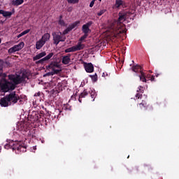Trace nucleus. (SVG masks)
Segmentation results:
<instances>
[{"instance_id":"obj_1","label":"nucleus","mask_w":179,"mask_h":179,"mask_svg":"<svg viewBox=\"0 0 179 179\" xmlns=\"http://www.w3.org/2000/svg\"><path fill=\"white\" fill-rule=\"evenodd\" d=\"M8 78L10 81L4 78L3 83H0L1 90L4 93L15 90L17 85H20L24 80V77L17 74H10Z\"/></svg>"},{"instance_id":"obj_2","label":"nucleus","mask_w":179,"mask_h":179,"mask_svg":"<svg viewBox=\"0 0 179 179\" xmlns=\"http://www.w3.org/2000/svg\"><path fill=\"white\" fill-rule=\"evenodd\" d=\"M53 37V44L58 45L59 43H64L66 40L65 35H62V32H53L52 34Z\"/></svg>"},{"instance_id":"obj_3","label":"nucleus","mask_w":179,"mask_h":179,"mask_svg":"<svg viewBox=\"0 0 179 179\" xmlns=\"http://www.w3.org/2000/svg\"><path fill=\"white\" fill-rule=\"evenodd\" d=\"M6 96L7 100H8L10 103V106H11V104H16L17 101H20V103L22 101L20 96H19V94H16V92H10L9 94H7Z\"/></svg>"},{"instance_id":"obj_4","label":"nucleus","mask_w":179,"mask_h":179,"mask_svg":"<svg viewBox=\"0 0 179 179\" xmlns=\"http://www.w3.org/2000/svg\"><path fill=\"white\" fill-rule=\"evenodd\" d=\"M90 94L91 99H92V101H94V99L97 96L95 90H91L90 91L87 92V90H85L79 96L78 101L82 103V99H85L86 96H88Z\"/></svg>"},{"instance_id":"obj_5","label":"nucleus","mask_w":179,"mask_h":179,"mask_svg":"<svg viewBox=\"0 0 179 179\" xmlns=\"http://www.w3.org/2000/svg\"><path fill=\"white\" fill-rule=\"evenodd\" d=\"M48 71H50L51 69L53 72H55V71H59V73L61 72V65L58 62H52L48 66H47Z\"/></svg>"},{"instance_id":"obj_6","label":"nucleus","mask_w":179,"mask_h":179,"mask_svg":"<svg viewBox=\"0 0 179 179\" xmlns=\"http://www.w3.org/2000/svg\"><path fill=\"white\" fill-rule=\"evenodd\" d=\"M23 47H24V42H20L18 45H15L13 47L10 48L8 50V54H13V52H16V51H20Z\"/></svg>"},{"instance_id":"obj_7","label":"nucleus","mask_w":179,"mask_h":179,"mask_svg":"<svg viewBox=\"0 0 179 179\" xmlns=\"http://www.w3.org/2000/svg\"><path fill=\"white\" fill-rule=\"evenodd\" d=\"M80 24V21H76L73 24L69 25V27L63 31L62 34L65 36V34H68L69 31H72L75 27H78Z\"/></svg>"},{"instance_id":"obj_8","label":"nucleus","mask_w":179,"mask_h":179,"mask_svg":"<svg viewBox=\"0 0 179 179\" xmlns=\"http://www.w3.org/2000/svg\"><path fill=\"white\" fill-rule=\"evenodd\" d=\"M138 107L141 110H149V111H153V106L148 104L145 100H142V101L138 103Z\"/></svg>"},{"instance_id":"obj_9","label":"nucleus","mask_w":179,"mask_h":179,"mask_svg":"<svg viewBox=\"0 0 179 179\" xmlns=\"http://www.w3.org/2000/svg\"><path fill=\"white\" fill-rule=\"evenodd\" d=\"M27 148V145H24V142L17 141L15 150H17V152H22L24 153V152H26Z\"/></svg>"},{"instance_id":"obj_10","label":"nucleus","mask_w":179,"mask_h":179,"mask_svg":"<svg viewBox=\"0 0 179 179\" xmlns=\"http://www.w3.org/2000/svg\"><path fill=\"white\" fill-rule=\"evenodd\" d=\"M16 145H17V141H11L4 145V149H12L13 150H16Z\"/></svg>"},{"instance_id":"obj_11","label":"nucleus","mask_w":179,"mask_h":179,"mask_svg":"<svg viewBox=\"0 0 179 179\" xmlns=\"http://www.w3.org/2000/svg\"><path fill=\"white\" fill-rule=\"evenodd\" d=\"M92 24H93V22L92 21H90L87 24L83 25L82 30L84 34H87L89 31H91L89 27H90Z\"/></svg>"},{"instance_id":"obj_12","label":"nucleus","mask_w":179,"mask_h":179,"mask_svg":"<svg viewBox=\"0 0 179 179\" xmlns=\"http://www.w3.org/2000/svg\"><path fill=\"white\" fill-rule=\"evenodd\" d=\"M85 69L88 73H92L94 71V66L92 63H85L84 64Z\"/></svg>"},{"instance_id":"obj_13","label":"nucleus","mask_w":179,"mask_h":179,"mask_svg":"<svg viewBox=\"0 0 179 179\" xmlns=\"http://www.w3.org/2000/svg\"><path fill=\"white\" fill-rule=\"evenodd\" d=\"M0 106L1 107H8L10 106L9 100H8L6 95L0 99Z\"/></svg>"},{"instance_id":"obj_14","label":"nucleus","mask_w":179,"mask_h":179,"mask_svg":"<svg viewBox=\"0 0 179 179\" xmlns=\"http://www.w3.org/2000/svg\"><path fill=\"white\" fill-rule=\"evenodd\" d=\"M143 89V87L142 86H139L138 90H137V94H136L135 97L136 99H134V100H139V99H142V94H143L144 93V90H142Z\"/></svg>"},{"instance_id":"obj_15","label":"nucleus","mask_w":179,"mask_h":179,"mask_svg":"<svg viewBox=\"0 0 179 179\" xmlns=\"http://www.w3.org/2000/svg\"><path fill=\"white\" fill-rule=\"evenodd\" d=\"M62 62L64 65H68L71 62V54H67L66 56H63Z\"/></svg>"},{"instance_id":"obj_16","label":"nucleus","mask_w":179,"mask_h":179,"mask_svg":"<svg viewBox=\"0 0 179 179\" xmlns=\"http://www.w3.org/2000/svg\"><path fill=\"white\" fill-rule=\"evenodd\" d=\"M131 69V71H133V72H135L136 73H138V72L141 73V71H143V68L138 64L132 66Z\"/></svg>"},{"instance_id":"obj_17","label":"nucleus","mask_w":179,"mask_h":179,"mask_svg":"<svg viewBox=\"0 0 179 179\" xmlns=\"http://www.w3.org/2000/svg\"><path fill=\"white\" fill-rule=\"evenodd\" d=\"M127 34V30L125 29H118L117 31H114L113 30V34L114 37L118 38L120 37V34Z\"/></svg>"},{"instance_id":"obj_18","label":"nucleus","mask_w":179,"mask_h":179,"mask_svg":"<svg viewBox=\"0 0 179 179\" xmlns=\"http://www.w3.org/2000/svg\"><path fill=\"white\" fill-rule=\"evenodd\" d=\"M19 131H27V124L24 122H21L17 124Z\"/></svg>"},{"instance_id":"obj_19","label":"nucleus","mask_w":179,"mask_h":179,"mask_svg":"<svg viewBox=\"0 0 179 179\" xmlns=\"http://www.w3.org/2000/svg\"><path fill=\"white\" fill-rule=\"evenodd\" d=\"M13 13L10 11H5L3 10H0V15H2L3 17H10Z\"/></svg>"},{"instance_id":"obj_20","label":"nucleus","mask_w":179,"mask_h":179,"mask_svg":"<svg viewBox=\"0 0 179 179\" xmlns=\"http://www.w3.org/2000/svg\"><path fill=\"white\" fill-rule=\"evenodd\" d=\"M45 41H43V40L40 39L39 41H38L36 43V50H41V48H43V47L44 46Z\"/></svg>"},{"instance_id":"obj_21","label":"nucleus","mask_w":179,"mask_h":179,"mask_svg":"<svg viewBox=\"0 0 179 179\" xmlns=\"http://www.w3.org/2000/svg\"><path fill=\"white\" fill-rule=\"evenodd\" d=\"M74 50L75 51H80L81 50H83L85 48V44H82V42H78L76 45H74Z\"/></svg>"},{"instance_id":"obj_22","label":"nucleus","mask_w":179,"mask_h":179,"mask_svg":"<svg viewBox=\"0 0 179 179\" xmlns=\"http://www.w3.org/2000/svg\"><path fill=\"white\" fill-rule=\"evenodd\" d=\"M126 20H127V14H120L117 22L122 23L125 22Z\"/></svg>"},{"instance_id":"obj_23","label":"nucleus","mask_w":179,"mask_h":179,"mask_svg":"<svg viewBox=\"0 0 179 179\" xmlns=\"http://www.w3.org/2000/svg\"><path fill=\"white\" fill-rule=\"evenodd\" d=\"M50 38H51V35L48 33H45L42 36V38L41 39L45 41V43H47V41H50Z\"/></svg>"},{"instance_id":"obj_24","label":"nucleus","mask_w":179,"mask_h":179,"mask_svg":"<svg viewBox=\"0 0 179 179\" xmlns=\"http://www.w3.org/2000/svg\"><path fill=\"white\" fill-rule=\"evenodd\" d=\"M24 2V0H12V5L13 6H19V5H22Z\"/></svg>"},{"instance_id":"obj_25","label":"nucleus","mask_w":179,"mask_h":179,"mask_svg":"<svg viewBox=\"0 0 179 179\" xmlns=\"http://www.w3.org/2000/svg\"><path fill=\"white\" fill-rule=\"evenodd\" d=\"M140 73V75H136L138 76V78H140V80H141V82H146V77L143 71H141Z\"/></svg>"},{"instance_id":"obj_26","label":"nucleus","mask_w":179,"mask_h":179,"mask_svg":"<svg viewBox=\"0 0 179 179\" xmlns=\"http://www.w3.org/2000/svg\"><path fill=\"white\" fill-rule=\"evenodd\" d=\"M8 62H3V60H0V76H2V71L3 69V66H5V64L7 65Z\"/></svg>"},{"instance_id":"obj_27","label":"nucleus","mask_w":179,"mask_h":179,"mask_svg":"<svg viewBox=\"0 0 179 179\" xmlns=\"http://www.w3.org/2000/svg\"><path fill=\"white\" fill-rule=\"evenodd\" d=\"M59 73V71H51L45 73L43 76H52L54 75H58Z\"/></svg>"},{"instance_id":"obj_28","label":"nucleus","mask_w":179,"mask_h":179,"mask_svg":"<svg viewBox=\"0 0 179 179\" xmlns=\"http://www.w3.org/2000/svg\"><path fill=\"white\" fill-rule=\"evenodd\" d=\"M76 52V50H75L74 46L69 48H67L64 50V52H66V53H68V52Z\"/></svg>"},{"instance_id":"obj_29","label":"nucleus","mask_w":179,"mask_h":179,"mask_svg":"<svg viewBox=\"0 0 179 179\" xmlns=\"http://www.w3.org/2000/svg\"><path fill=\"white\" fill-rule=\"evenodd\" d=\"M124 3V1L122 0H116L115 1V7L116 8H120L121 5Z\"/></svg>"},{"instance_id":"obj_30","label":"nucleus","mask_w":179,"mask_h":179,"mask_svg":"<svg viewBox=\"0 0 179 179\" xmlns=\"http://www.w3.org/2000/svg\"><path fill=\"white\" fill-rule=\"evenodd\" d=\"M90 78H91L92 82H97V74L95 73L94 75H90Z\"/></svg>"},{"instance_id":"obj_31","label":"nucleus","mask_w":179,"mask_h":179,"mask_svg":"<svg viewBox=\"0 0 179 179\" xmlns=\"http://www.w3.org/2000/svg\"><path fill=\"white\" fill-rule=\"evenodd\" d=\"M59 24H60V26H65V21L62 20V15L59 16Z\"/></svg>"},{"instance_id":"obj_32","label":"nucleus","mask_w":179,"mask_h":179,"mask_svg":"<svg viewBox=\"0 0 179 179\" xmlns=\"http://www.w3.org/2000/svg\"><path fill=\"white\" fill-rule=\"evenodd\" d=\"M53 56H54V53L50 52L46 57H45V59L46 61H48V59H51V58H52Z\"/></svg>"},{"instance_id":"obj_33","label":"nucleus","mask_w":179,"mask_h":179,"mask_svg":"<svg viewBox=\"0 0 179 179\" xmlns=\"http://www.w3.org/2000/svg\"><path fill=\"white\" fill-rule=\"evenodd\" d=\"M68 3H73L75 5L76 3H79V0H67Z\"/></svg>"},{"instance_id":"obj_34","label":"nucleus","mask_w":179,"mask_h":179,"mask_svg":"<svg viewBox=\"0 0 179 179\" xmlns=\"http://www.w3.org/2000/svg\"><path fill=\"white\" fill-rule=\"evenodd\" d=\"M45 61H47L45 59V57H43V58L41 59L40 60L36 61V64H44V62H45Z\"/></svg>"},{"instance_id":"obj_35","label":"nucleus","mask_w":179,"mask_h":179,"mask_svg":"<svg viewBox=\"0 0 179 179\" xmlns=\"http://www.w3.org/2000/svg\"><path fill=\"white\" fill-rule=\"evenodd\" d=\"M34 115H31V117H34L33 121H38V114H36V113H34Z\"/></svg>"},{"instance_id":"obj_36","label":"nucleus","mask_w":179,"mask_h":179,"mask_svg":"<svg viewBox=\"0 0 179 179\" xmlns=\"http://www.w3.org/2000/svg\"><path fill=\"white\" fill-rule=\"evenodd\" d=\"M38 59H41V57L39 54L36 55L33 57V61H37Z\"/></svg>"},{"instance_id":"obj_37","label":"nucleus","mask_w":179,"mask_h":179,"mask_svg":"<svg viewBox=\"0 0 179 179\" xmlns=\"http://www.w3.org/2000/svg\"><path fill=\"white\" fill-rule=\"evenodd\" d=\"M104 13H106V10H101L97 13V15H98V16H101L102 15H104Z\"/></svg>"},{"instance_id":"obj_38","label":"nucleus","mask_w":179,"mask_h":179,"mask_svg":"<svg viewBox=\"0 0 179 179\" xmlns=\"http://www.w3.org/2000/svg\"><path fill=\"white\" fill-rule=\"evenodd\" d=\"M85 38H87V34H85L83 36H81L80 41H83V40H85Z\"/></svg>"},{"instance_id":"obj_39","label":"nucleus","mask_w":179,"mask_h":179,"mask_svg":"<svg viewBox=\"0 0 179 179\" xmlns=\"http://www.w3.org/2000/svg\"><path fill=\"white\" fill-rule=\"evenodd\" d=\"M22 33V35L24 36L28 33H30V29H26L25 31H23Z\"/></svg>"},{"instance_id":"obj_40","label":"nucleus","mask_w":179,"mask_h":179,"mask_svg":"<svg viewBox=\"0 0 179 179\" xmlns=\"http://www.w3.org/2000/svg\"><path fill=\"white\" fill-rule=\"evenodd\" d=\"M39 55H40L41 58H43V57H45V55H47V53L45 52H42L39 53Z\"/></svg>"},{"instance_id":"obj_41","label":"nucleus","mask_w":179,"mask_h":179,"mask_svg":"<svg viewBox=\"0 0 179 179\" xmlns=\"http://www.w3.org/2000/svg\"><path fill=\"white\" fill-rule=\"evenodd\" d=\"M41 96V92H38L34 94V97H40Z\"/></svg>"},{"instance_id":"obj_42","label":"nucleus","mask_w":179,"mask_h":179,"mask_svg":"<svg viewBox=\"0 0 179 179\" xmlns=\"http://www.w3.org/2000/svg\"><path fill=\"white\" fill-rule=\"evenodd\" d=\"M94 0H92L90 4V8H93V6H94Z\"/></svg>"},{"instance_id":"obj_43","label":"nucleus","mask_w":179,"mask_h":179,"mask_svg":"<svg viewBox=\"0 0 179 179\" xmlns=\"http://www.w3.org/2000/svg\"><path fill=\"white\" fill-rule=\"evenodd\" d=\"M5 78H6V73L3 74L2 81L0 83H3V80L6 79Z\"/></svg>"},{"instance_id":"obj_44","label":"nucleus","mask_w":179,"mask_h":179,"mask_svg":"<svg viewBox=\"0 0 179 179\" xmlns=\"http://www.w3.org/2000/svg\"><path fill=\"white\" fill-rule=\"evenodd\" d=\"M102 76L103 78H106V76H108V74L106 72H105V73H103Z\"/></svg>"},{"instance_id":"obj_45","label":"nucleus","mask_w":179,"mask_h":179,"mask_svg":"<svg viewBox=\"0 0 179 179\" xmlns=\"http://www.w3.org/2000/svg\"><path fill=\"white\" fill-rule=\"evenodd\" d=\"M18 38H20V37H23V34L21 32L19 35L17 36Z\"/></svg>"},{"instance_id":"obj_46","label":"nucleus","mask_w":179,"mask_h":179,"mask_svg":"<svg viewBox=\"0 0 179 179\" xmlns=\"http://www.w3.org/2000/svg\"><path fill=\"white\" fill-rule=\"evenodd\" d=\"M150 80L152 82H153V80H155V76H152L151 78H150Z\"/></svg>"},{"instance_id":"obj_47","label":"nucleus","mask_w":179,"mask_h":179,"mask_svg":"<svg viewBox=\"0 0 179 179\" xmlns=\"http://www.w3.org/2000/svg\"><path fill=\"white\" fill-rule=\"evenodd\" d=\"M1 43H2V39L0 38V44H1Z\"/></svg>"},{"instance_id":"obj_48","label":"nucleus","mask_w":179,"mask_h":179,"mask_svg":"<svg viewBox=\"0 0 179 179\" xmlns=\"http://www.w3.org/2000/svg\"><path fill=\"white\" fill-rule=\"evenodd\" d=\"M94 1H96V0H94ZM99 2H101V0H99Z\"/></svg>"},{"instance_id":"obj_49","label":"nucleus","mask_w":179,"mask_h":179,"mask_svg":"<svg viewBox=\"0 0 179 179\" xmlns=\"http://www.w3.org/2000/svg\"><path fill=\"white\" fill-rule=\"evenodd\" d=\"M156 76H157H157H159V74H157Z\"/></svg>"},{"instance_id":"obj_50","label":"nucleus","mask_w":179,"mask_h":179,"mask_svg":"<svg viewBox=\"0 0 179 179\" xmlns=\"http://www.w3.org/2000/svg\"><path fill=\"white\" fill-rule=\"evenodd\" d=\"M127 159H129V156L127 157Z\"/></svg>"},{"instance_id":"obj_51","label":"nucleus","mask_w":179,"mask_h":179,"mask_svg":"<svg viewBox=\"0 0 179 179\" xmlns=\"http://www.w3.org/2000/svg\"><path fill=\"white\" fill-rule=\"evenodd\" d=\"M132 62H133V64H134V61H132Z\"/></svg>"},{"instance_id":"obj_52","label":"nucleus","mask_w":179,"mask_h":179,"mask_svg":"<svg viewBox=\"0 0 179 179\" xmlns=\"http://www.w3.org/2000/svg\"><path fill=\"white\" fill-rule=\"evenodd\" d=\"M0 24H1V20H0Z\"/></svg>"}]
</instances>
